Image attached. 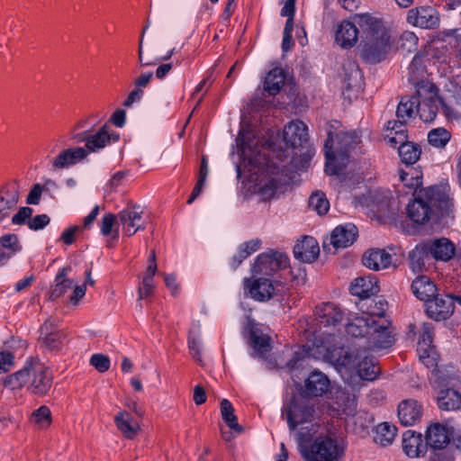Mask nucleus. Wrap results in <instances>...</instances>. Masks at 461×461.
Returning a JSON list of instances; mask_svg holds the SVG:
<instances>
[{
    "mask_svg": "<svg viewBox=\"0 0 461 461\" xmlns=\"http://www.w3.org/2000/svg\"><path fill=\"white\" fill-rule=\"evenodd\" d=\"M35 281L34 275H30L27 276H24L23 279L19 280L14 286V290L16 293H22L28 289L32 283Z\"/></svg>",
    "mask_w": 461,
    "mask_h": 461,
    "instance_id": "338daca9",
    "label": "nucleus"
},
{
    "mask_svg": "<svg viewBox=\"0 0 461 461\" xmlns=\"http://www.w3.org/2000/svg\"><path fill=\"white\" fill-rule=\"evenodd\" d=\"M144 210L141 206L130 203L119 213L118 218L123 233L131 237L144 229Z\"/></svg>",
    "mask_w": 461,
    "mask_h": 461,
    "instance_id": "ddd939ff",
    "label": "nucleus"
},
{
    "mask_svg": "<svg viewBox=\"0 0 461 461\" xmlns=\"http://www.w3.org/2000/svg\"><path fill=\"white\" fill-rule=\"evenodd\" d=\"M19 199V187L15 183L6 184L0 188V223L17 209Z\"/></svg>",
    "mask_w": 461,
    "mask_h": 461,
    "instance_id": "dca6fc26",
    "label": "nucleus"
},
{
    "mask_svg": "<svg viewBox=\"0 0 461 461\" xmlns=\"http://www.w3.org/2000/svg\"><path fill=\"white\" fill-rule=\"evenodd\" d=\"M289 264L288 257L281 252L270 251L258 255L252 266L254 275L271 276L278 270L285 268Z\"/></svg>",
    "mask_w": 461,
    "mask_h": 461,
    "instance_id": "9b49d317",
    "label": "nucleus"
},
{
    "mask_svg": "<svg viewBox=\"0 0 461 461\" xmlns=\"http://www.w3.org/2000/svg\"><path fill=\"white\" fill-rule=\"evenodd\" d=\"M157 270L158 267L156 262V254L155 251L152 250L150 252V255L149 256L148 266L143 274V276L154 277L155 274L157 273Z\"/></svg>",
    "mask_w": 461,
    "mask_h": 461,
    "instance_id": "69168bd1",
    "label": "nucleus"
},
{
    "mask_svg": "<svg viewBox=\"0 0 461 461\" xmlns=\"http://www.w3.org/2000/svg\"><path fill=\"white\" fill-rule=\"evenodd\" d=\"M358 39L361 57L370 63L384 59L393 43L386 23L368 13L356 14L353 21L341 22L336 30L335 41L343 49L352 48Z\"/></svg>",
    "mask_w": 461,
    "mask_h": 461,
    "instance_id": "f257e3e1",
    "label": "nucleus"
},
{
    "mask_svg": "<svg viewBox=\"0 0 461 461\" xmlns=\"http://www.w3.org/2000/svg\"><path fill=\"white\" fill-rule=\"evenodd\" d=\"M345 82L348 87L358 86L362 80V71L359 69L356 62L348 61L344 65Z\"/></svg>",
    "mask_w": 461,
    "mask_h": 461,
    "instance_id": "8fccbe9b",
    "label": "nucleus"
},
{
    "mask_svg": "<svg viewBox=\"0 0 461 461\" xmlns=\"http://www.w3.org/2000/svg\"><path fill=\"white\" fill-rule=\"evenodd\" d=\"M439 104L440 101H418L417 113L419 114L420 120L425 122H432L437 116Z\"/></svg>",
    "mask_w": 461,
    "mask_h": 461,
    "instance_id": "de8ad7c7",
    "label": "nucleus"
},
{
    "mask_svg": "<svg viewBox=\"0 0 461 461\" xmlns=\"http://www.w3.org/2000/svg\"><path fill=\"white\" fill-rule=\"evenodd\" d=\"M334 402L338 405L339 410L345 413H350L356 408V396L346 389L339 388L334 393Z\"/></svg>",
    "mask_w": 461,
    "mask_h": 461,
    "instance_id": "79ce46f5",
    "label": "nucleus"
},
{
    "mask_svg": "<svg viewBox=\"0 0 461 461\" xmlns=\"http://www.w3.org/2000/svg\"><path fill=\"white\" fill-rule=\"evenodd\" d=\"M407 22L423 29H434L439 24V14L432 6H420L409 10Z\"/></svg>",
    "mask_w": 461,
    "mask_h": 461,
    "instance_id": "4468645a",
    "label": "nucleus"
},
{
    "mask_svg": "<svg viewBox=\"0 0 461 461\" xmlns=\"http://www.w3.org/2000/svg\"><path fill=\"white\" fill-rule=\"evenodd\" d=\"M86 292V285H75L72 294L68 297V302L72 305H77L79 301L85 296Z\"/></svg>",
    "mask_w": 461,
    "mask_h": 461,
    "instance_id": "e2e57ef3",
    "label": "nucleus"
},
{
    "mask_svg": "<svg viewBox=\"0 0 461 461\" xmlns=\"http://www.w3.org/2000/svg\"><path fill=\"white\" fill-rule=\"evenodd\" d=\"M314 412L313 406L294 398L283 407L282 416L285 418L289 429L294 430L299 424L312 421Z\"/></svg>",
    "mask_w": 461,
    "mask_h": 461,
    "instance_id": "9d476101",
    "label": "nucleus"
},
{
    "mask_svg": "<svg viewBox=\"0 0 461 461\" xmlns=\"http://www.w3.org/2000/svg\"><path fill=\"white\" fill-rule=\"evenodd\" d=\"M41 193V185L39 184L34 185L27 196L26 203L28 204H38L40 202Z\"/></svg>",
    "mask_w": 461,
    "mask_h": 461,
    "instance_id": "0e129e2a",
    "label": "nucleus"
},
{
    "mask_svg": "<svg viewBox=\"0 0 461 461\" xmlns=\"http://www.w3.org/2000/svg\"><path fill=\"white\" fill-rule=\"evenodd\" d=\"M326 357L335 365L356 373L362 380L373 381L380 372V367L364 348L357 350L355 348L346 349L343 347L328 348Z\"/></svg>",
    "mask_w": 461,
    "mask_h": 461,
    "instance_id": "20e7f679",
    "label": "nucleus"
},
{
    "mask_svg": "<svg viewBox=\"0 0 461 461\" xmlns=\"http://www.w3.org/2000/svg\"><path fill=\"white\" fill-rule=\"evenodd\" d=\"M370 329L371 332L359 347L366 350L385 349L394 342L390 330L391 322L384 313H375Z\"/></svg>",
    "mask_w": 461,
    "mask_h": 461,
    "instance_id": "6e6552de",
    "label": "nucleus"
},
{
    "mask_svg": "<svg viewBox=\"0 0 461 461\" xmlns=\"http://www.w3.org/2000/svg\"><path fill=\"white\" fill-rule=\"evenodd\" d=\"M330 382L321 372L313 371L304 381L302 393L307 397H320L330 391Z\"/></svg>",
    "mask_w": 461,
    "mask_h": 461,
    "instance_id": "aec40b11",
    "label": "nucleus"
},
{
    "mask_svg": "<svg viewBox=\"0 0 461 461\" xmlns=\"http://www.w3.org/2000/svg\"><path fill=\"white\" fill-rule=\"evenodd\" d=\"M359 142L360 139L355 131H339L335 140L330 132L324 144L326 174L339 175L349 162L351 153Z\"/></svg>",
    "mask_w": 461,
    "mask_h": 461,
    "instance_id": "39448f33",
    "label": "nucleus"
},
{
    "mask_svg": "<svg viewBox=\"0 0 461 461\" xmlns=\"http://www.w3.org/2000/svg\"><path fill=\"white\" fill-rule=\"evenodd\" d=\"M85 123L82 121L77 124L72 133V139L77 143L85 142L87 155L91 152H98L111 143L119 140V134L114 132L109 124H104L96 131L90 129L80 131L81 129L85 128Z\"/></svg>",
    "mask_w": 461,
    "mask_h": 461,
    "instance_id": "0eeeda50",
    "label": "nucleus"
},
{
    "mask_svg": "<svg viewBox=\"0 0 461 461\" xmlns=\"http://www.w3.org/2000/svg\"><path fill=\"white\" fill-rule=\"evenodd\" d=\"M422 413V405L414 399L402 400L398 405V418L403 426L415 425L420 420Z\"/></svg>",
    "mask_w": 461,
    "mask_h": 461,
    "instance_id": "a211bd4d",
    "label": "nucleus"
},
{
    "mask_svg": "<svg viewBox=\"0 0 461 461\" xmlns=\"http://www.w3.org/2000/svg\"><path fill=\"white\" fill-rule=\"evenodd\" d=\"M421 63L422 57L416 55L409 68V81L416 89L417 99L419 102L440 101L437 86L427 78H419V75L424 73L423 68H419Z\"/></svg>",
    "mask_w": 461,
    "mask_h": 461,
    "instance_id": "1a4fd4ad",
    "label": "nucleus"
},
{
    "mask_svg": "<svg viewBox=\"0 0 461 461\" xmlns=\"http://www.w3.org/2000/svg\"><path fill=\"white\" fill-rule=\"evenodd\" d=\"M90 364L99 372L104 373L110 367V359L102 354H95L90 358Z\"/></svg>",
    "mask_w": 461,
    "mask_h": 461,
    "instance_id": "4d7b16f0",
    "label": "nucleus"
},
{
    "mask_svg": "<svg viewBox=\"0 0 461 461\" xmlns=\"http://www.w3.org/2000/svg\"><path fill=\"white\" fill-rule=\"evenodd\" d=\"M14 366V357L10 352H0V374L10 371Z\"/></svg>",
    "mask_w": 461,
    "mask_h": 461,
    "instance_id": "680f3d73",
    "label": "nucleus"
},
{
    "mask_svg": "<svg viewBox=\"0 0 461 461\" xmlns=\"http://www.w3.org/2000/svg\"><path fill=\"white\" fill-rule=\"evenodd\" d=\"M294 254L296 258L303 262L311 263L318 258L320 247L314 238L305 236L294 245Z\"/></svg>",
    "mask_w": 461,
    "mask_h": 461,
    "instance_id": "c85d7f7f",
    "label": "nucleus"
},
{
    "mask_svg": "<svg viewBox=\"0 0 461 461\" xmlns=\"http://www.w3.org/2000/svg\"><path fill=\"white\" fill-rule=\"evenodd\" d=\"M437 399L439 409L444 411L456 410L461 406V394L453 389L440 390Z\"/></svg>",
    "mask_w": 461,
    "mask_h": 461,
    "instance_id": "58836bf2",
    "label": "nucleus"
},
{
    "mask_svg": "<svg viewBox=\"0 0 461 461\" xmlns=\"http://www.w3.org/2000/svg\"><path fill=\"white\" fill-rule=\"evenodd\" d=\"M429 257L425 243L417 245L409 254L410 267L413 272L421 271L425 267L426 258Z\"/></svg>",
    "mask_w": 461,
    "mask_h": 461,
    "instance_id": "c03bdc74",
    "label": "nucleus"
},
{
    "mask_svg": "<svg viewBox=\"0 0 461 461\" xmlns=\"http://www.w3.org/2000/svg\"><path fill=\"white\" fill-rule=\"evenodd\" d=\"M298 450L305 461H338L343 452L337 440L329 436L317 437L310 444L300 438Z\"/></svg>",
    "mask_w": 461,
    "mask_h": 461,
    "instance_id": "423d86ee",
    "label": "nucleus"
},
{
    "mask_svg": "<svg viewBox=\"0 0 461 461\" xmlns=\"http://www.w3.org/2000/svg\"><path fill=\"white\" fill-rule=\"evenodd\" d=\"M244 285L249 290L250 297L258 302L267 301L276 294L274 284L267 278H258L253 282L245 279Z\"/></svg>",
    "mask_w": 461,
    "mask_h": 461,
    "instance_id": "5701e85b",
    "label": "nucleus"
},
{
    "mask_svg": "<svg viewBox=\"0 0 461 461\" xmlns=\"http://www.w3.org/2000/svg\"><path fill=\"white\" fill-rule=\"evenodd\" d=\"M375 314L366 312L360 316L350 318L346 324V332L351 337L364 339L365 342L371 332L370 327L374 323Z\"/></svg>",
    "mask_w": 461,
    "mask_h": 461,
    "instance_id": "4be33fe9",
    "label": "nucleus"
},
{
    "mask_svg": "<svg viewBox=\"0 0 461 461\" xmlns=\"http://www.w3.org/2000/svg\"><path fill=\"white\" fill-rule=\"evenodd\" d=\"M261 240L258 239L251 240L240 245L239 251L243 255V258H248L254 252L260 249Z\"/></svg>",
    "mask_w": 461,
    "mask_h": 461,
    "instance_id": "052dcab7",
    "label": "nucleus"
},
{
    "mask_svg": "<svg viewBox=\"0 0 461 461\" xmlns=\"http://www.w3.org/2000/svg\"><path fill=\"white\" fill-rule=\"evenodd\" d=\"M70 271L69 267L61 268L55 277V285L51 289L50 297L52 299L59 298L64 295L68 290L71 289L74 285L72 279L68 278Z\"/></svg>",
    "mask_w": 461,
    "mask_h": 461,
    "instance_id": "4c0bfd02",
    "label": "nucleus"
},
{
    "mask_svg": "<svg viewBox=\"0 0 461 461\" xmlns=\"http://www.w3.org/2000/svg\"><path fill=\"white\" fill-rule=\"evenodd\" d=\"M144 95V92L142 89H140L139 87L135 86V88L131 91V93L128 95L126 100L124 101L123 104L125 106H131L132 104L140 101Z\"/></svg>",
    "mask_w": 461,
    "mask_h": 461,
    "instance_id": "774afa93",
    "label": "nucleus"
},
{
    "mask_svg": "<svg viewBox=\"0 0 461 461\" xmlns=\"http://www.w3.org/2000/svg\"><path fill=\"white\" fill-rule=\"evenodd\" d=\"M117 216L113 213H106L103 216L101 224H100V231L104 236L113 235L114 239H118L119 236V226L120 221L118 222Z\"/></svg>",
    "mask_w": 461,
    "mask_h": 461,
    "instance_id": "09e8293b",
    "label": "nucleus"
},
{
    "mask_svg": "<svg viewBox=\"0 0 461 461\" xmlns=\"http://www.w3.org/2000/svg\"><path fill=\"white\" fill-rule=\"evenodd\" d=\"M428 315L436 320L447 319L454 311L453 298L447 294H435L426 303Z\"/></svg>",
    "mask_w": 461,
    "mask_h": 461,
    "instance_id": "f3484780",
    "label": "nucleus"
},
{
    "mask_svg": "<svg viewBox=\"0 0 461 461\" xmlns=\"http://www.w3.org/2000/svg\"><path fill=\"white\" fill-rule=\"evenodd\" d=\"M66 334L63 330L54 329V321L48 320L41 327V339L43 345L51 351H59L63 348Z\"/></svg>",
    "mask_w": 461,
    "mask_h": 461,
    "instance_id": "b1692460",
    "label": "nucleus"
},
{
    "mask_svg": "<svg viewBox=\"0 0 461 461\" xmlns=\"http://www.w3.org/2000/svg\"><path fill=\"white\" fill-rule=\"evenodd\" d=\"M285 75L281 68L270 70L264 82V89L271 95H277L285 85Z\"/></svg>",
    "mask_w": 461,
    "mask_h": 461,
    "instance_id": "e433bc0d",
    "label": "nucleus"
},
{
    "mask_svg": "<svg viewBox=\"0 0 461 461\" xmlns=\"http://www.w3.org/2000/svg\"><path fill=\"white\" fill-rule=\"evenodd\" d=\"M33 210L31 207H22L19 211L13 215L12 222L15 225H22L27 223L32 217Z\"/></svg>",
    "mask_w": 461,
    "mask_h": 461,
    "instance_id": "13d9d810",
    "label": "nucleus"
},
{
    "mask_svg": "<svg viewBox=\"0 0 461 461\" xmlns=\"http://www.w3.org/2000/svg\"><path fill=\"white\" fill-rule=\"evenodd\" d=\"M0 249L5 250L9 258L22 251L23 246L17 235L7 233L0 237Z\"/></svg>",
    "mask_w": 461,
    "mask_h": 461,
    "instance_id": "49530a36",
    "label": "nucleus"
},
{
    "mask_svg": "<svg viewBox=\"0 0 461 461\" xmlns=\"http://www.w3.org/2000/svg\"><path fill=\"white\" fill-rule=\"evenodd\" d=\"M270 336L258 324H250L249 343L258 353L263 354L271 348Z\"/></svg>",
    "mask_w": 461,
    "mask_h": 461,
    "instance_id": "473e14b6",
    "label": "nucleus"
},
{
    "mask_svg": "<svg viewBox=\"0 0 461 461\" xmlns=\"http://www.w3.org/2000/svg\"><path fill=\"white\" fill-rule=\"evenodd\" d=\"M453 432V429L447 424L431 423L425 431L426 444L433 449H444L449 444Z\"/></svg>",
    "mask_w": 461,
    "mask_h": 461,
    "instance_id": "2eb2a0df",
    "label": "nucleus"
},
{
    "mask_svg": "<svg viewBox=\"0 0 461 461\" xmlns=\"http://www.w3.org/2000/svg\"><path fill=\"white\" fill-rule=\"evenodd\" d=\"M4 384L12 391L26 386L31 393L43 396L51 388L52 374L38 358H29L20 370L5 377Z\"/></svg>",
    "mask_w": 461,
    "mask_h": 461,
    "instance_id": "7ed1b4c3",
    "label": "nucleus"
},
{
    "mask_svg": "<svg viewBox=\"0 0 461 461\" xmlns=\"http://www.w3.org/2000/svg\"><path fill=\"white\" fill-rule=\"evenodd\" d=\"M402 449L409 457H419L425 454L427 444H423L420 433L407 430L402 435Z\"/></svg>",
    "mask_w": 461,
    "mask_h": 461,
    "instance_id": "7c9ffc66",
    "label": "nucleus"
},
{
    "mask_svg": "<svg viewBox=\"0 0 461 461\" xmlns=\"http://www.w3.org/2000/svg\"><path fill=\"white\" fill-rule=\"evenodd\" d=\"M400 48L407 52L416 50L419 39L412 32H404L400 37Z\"/></svg>",
    "mask_w": 461,
    "mask_h": 461,
    "instance_id": "6e6d98bb",
    "label": "nucleus"
},
{
    "mask_svg": "<svg viewBox=\"0 0 461 461\" xmlns=\"http://www.w3.org/2000/svg\"><path fill=\"white\" fill-rule=\"evenodd\" d=\"M362 261L366 267L377 271L391 265L392 256L384 249H370L363 255Z\"/></svg>",
    "mask_w": 461,
    "mask_h": 461,
    "instance_id": "2f4dec72",
    "label": "nucleus"
},
{
    "mask_svg": "<svg viewBox=\"0 0 461 461\" xmlns=\"http://www.w3.org/2000/svg\"><path fill=\"white\" fill-rule=\"evenodd\" d=\"M397 133L400 141V146H398L399 156L402 161L410 167L420 158V150L413 143L407 141V134L404 131L400 130Z\"/></svg>",
    "mask_w": 461,
    "mask_h": 461,
    "instance_id": "72a5a7b5",
    "label": "nucleus"
},
{
    "mask_svg": "<svg viewBox=\"0 0 461 461\" xmlns=\"http://www.w3.org/2000/svg\"><path fill=\"white\" fill-rule=\"evenodd\" d=\"M357 237V229L354 224L339 225L330 235V244L336 249L351 246Z\"/></svg>",
    "mask_w": 461,
    "mask_h": 461,
    "instance_id": "cd10ccee",
    "label": "nucleus"
},
{
    "mask_svg": "<svg viewBox=\"0 0 461 461\" xmlns=\"http://www.w3.org/2000/svg\"><path fill=\"white\" fill-rule=\"evenodd\" d=\"M114 423L121 433L128 439L136 437L140 430L139 422L127 411H119L114 416Z\"/></svg>",
    "mask_w": 461,
    "mask_h": 461,
    "instance_id": "f704fd0d",
    "label": "nucleus"
},
{
    "mask_svg": "<svg viewBox=\"0 0 461 461\" xmlns=\"http://www.w3.org/2000/svg\"><path fill=\"white\" fill-rule=\"evenodd\" d=\"M450 138V132L444 128L431 130L428 134L429 143L436 148L445 147Z\"/></svg>",
    "mask_w": 461,
    "mask_h": 461,
    "instance_id": "864d4df0",
    "label": "nucleus"
},
{
    "mask_svg": "<svg viewBox=\"0 0 461 461\" xmlns=\"http://www.w3.org/2000/svg\"><path fill=\"white\" fill-rule=\"evenodd\" d=\"M433 330L431 323H423L417 346L420 361L428 368H434L438 364V354L432 345Z\"/></svg>",
    "mask_w": 461,
    "mask_h": 461,
    "instance_id": "f8f14e48",
    "label": "nucleus"
},
{
    "mask_svg": "<svg viewBox=\"0 0 461 461\" xmlns=\"http://www.w3.org/2000/svg\"><path fill=\"white\" fill-rule=\"evenodd\" d=\"M417 108L418 99L416 96L402 97L396 110L397 118L405 122L408 119H411L414 113H417Z\"/></svg>",
    "mask_w": 461,
    "mask_h": 461,
    "instance_id": "37998d69",
    "label": "nucleus"
},
{
    "mask_svg": "<svg viewBox=\"0 0 461 461\" xmlns=\"http://www.w3.org/2000/svg\"><path fill=\"white\" fill-rule=\"evenodd\" d=\"M399 178L403 186L410 188L411 190L417 192V188L421 185V172L417 169L406 166L405 168H400Z\"/></svg>",
    "mask_w": 461,
    "mask_h": 461,
    "instance_id": "ea45409f",
    "label": "nucleus"
},
{
    "mask_svg": "<svg viewBox=\"0 0 461 461\" xmlns=\"http://www.w3.org/2000/svg\"><path fill=\"white\" fill-rule=\"evenodd\" d=\"M309 207L319 215L326 214L330 209V203L324 193L317 191L309 198Z\"/></svg>",
    "mask_w": 461,
    "mask_h": 461,
    "instance_id": "3c124183",
    "label": "nucleus"
},
{
    "mask_svg": "<svg viewBox=\"0 0 461 461\" xmlns=\"http://www.w3.org/2000/svg\"><path fill=\"white\" fill-rule=\"evenodd\" d=\"M258 192L263 200H270L276 193L278 182L274 177H267L258 185Z\"/></svg>",
    "mask_w": 461,
    "mask_h": 461,
    "instance_id": "5fc2aeb1",
    "label": "nucleus"
},
{
    "mask_svg": "<svg viewBox=\"0 0 461 461\" xmlns=\"http://www.w3.org/2000/svg\"><path fill=\"white\" fill-rule=\"evenodd\" d=\"M424 243L429 254L436 260L448 261L455 255V245L447 238L435 239Z\"/></svg>",
    "mask_w": 461,
    "mask_h": 461,
    "instance_id": "bb28decb",
    "label": "nucleus"
},
{
    "mask_svg": "<svg viewBox=\"0 0 461 461\" xmlns=\"http://www.w3.org/2000/svg\"><path fill=\"white\" fill-rule=\"evenodd\" d=\"M284 140L293 149L303 147L308 140V128L304 122L296 120L289 122L284 129Z\"/></svg>",
    "mask_w": 461,
    "mask_h": 461,
    "instance_id": "6ab92c4d",
    "label": "nucleus"
},
{
    "mask_svg": "<svg viewBox=\"0 0 461 461\" xmlns=\"http://www.w3.org/2000/svg\"><path fill=\"white\" fill-rule=\"evenodd\" d=\"M438 209L441 214L454 211V199L448 184L429 186L414 194V199L407 206V215L414 223L425 224Z\"/></svg>",
    "mask_w": 461,
    "mask_h": 461,
    "instance_id": "f03ea898",
    "label": "nucleus"
},
{
    "mask_svg": "<svg viewBox=\"0 0 461 461\" xmlns=\"http://www.w3.org/2000/svg\"><path fill=\"white\" fill-rule=\"evenodd\" d=\"M220 407L221 418L227 426L237 434L242 433L243 428L238 422L232 403L229 400L223 399L221 402Z\"/></svg>",
    "mask_w": 461,
    "mask_h": 461,
    "instance_id": "a19ab883",
    "label": "nucleus"
},
{
    "mask_svg": "<svg viewBox=\"0 0 461 461\" xmlns=\"http://www.w3.org/2000/svg\"><path fill=\"white\" fill-rule=\"evenodd\" d=\"M396 436V428L388 422L380 423L376 427L375 441L381 446L390 445Z\"/></svg>",
    "mask_w": 461,
    "mask_h": 461,
    "instance_id": "a18cd8bd",
    "label": "nucleus"
},
{
    "mask_svg": "<svg viewBox=\"0 0 461 461\" xmlns=\"http://www.w3.org/2000/svg\"><path fill=\"white\" fill-rule=\"evenodd\" d=\"M31 421L41 429L48 428L52 421L50 408L42 405L35 410L31 415Z\"/></svg>",
    "mask_w": 461,
    "mask_h": 461,
    "instance_id": "603ef678",
    "label": "nucleus"
},
{
    "mask_svg": "<svg viewBox=\"0 0 461 461\" xmlns=\"http://www.w3.org/2000/svg\"><path fill=\"white\" fill-rule=\"evenodd\" d=\"M50 217L47 214H40L27 221L28 227L32 230H42L50 223Z\"/></svg>",
    "mask_w": 461,
    "mask_h": 461,
    "instance_id": "bf43d9fd",
    "label": "nucleus"
},
{
    "mask_svg": "<svg viewBox=\"0 0 461 461\" xmlns=\"http://www.w3.org/2000/svg\"><path fill=\"white\" fill-rule=\"evenodd\" d=\"M314 314L320 325L324 327L336 326L344 318V312L334 303H322L316 306Z\"/></svg>",
    "mask_w": 461,
    "mask_h": 461,
    "instance_id": "412c9836",
    "label": "nucleus"
},
{
    "mask_svg": "<svg viewBox=\"0 0 461 461\" xmlns=\"http://www.w3.org/2000/svg\"><path fill=\"white\" fill-rule=\"evenodd\" d=\"M258 141L250 132L240 131L237 139L238 151L244 161L254 165L259 163L258 156L259 152L257 148Z\"/></svg>",
    "mask_w": 461,
    "mask_h": 461,
    "instance_id": "a878e982",
    "label": "nucleus"
},
{
    "mask_svg": "<svg viewBox=\"0 0 461 461\" xmlns=\"http://www.w3.org/2000/svg\"><path fill=\"white\" fill-rule=\"evenodd\" d=\"M87 158V151L83 147L70 148L62 150L52 161L53 169L68 168Z\"/></svg>",
    "mask_w": 461,
    "mask_h": 461,
    "instance_id": "393cba45",
    "label": "nucleus"
},
{
    "mask_svg": "<svg viewBox=\"0 0 461 461\" xmlns=\"http://www.w3.org/2000/svg\"><path fill=\"white\" fill-rule=\"evenodd\" d=\"M413 294L420 301L428 303L437 293L435 284L426 276H417L411 283Z\"/></svg>",
    "mask_w": 461,
    "mask_h": 461,
    "instance_id": "c9c22d12",
    "label": "nucleus"
},
{
    "mask_svg": "<svg viewBox=\"0 0 461 461\" xmlns=\"http://www.w3.org/2000/svg\"><path fill=\"white\" fill-rule=\"evenodd\" d=\"M379 292V285L375 276H359L351 283L350 293L360 298H368Z\"/></svg>",
    "mask_w": 461,
    "mask_h": 461,
    "instance_id": "c756f323",
    "label": "nucleus"
}]
</instances>
